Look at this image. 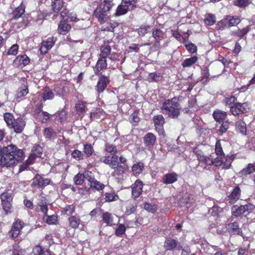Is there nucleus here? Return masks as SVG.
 Segmentation results:
<instances>
[{"label":"nucleus","instance_id":"1","mask_svg":"<svg viewBox=\"0 0 255 255\" xmlns=\"http://www.w3.org/2000/svg\"><path fill=\"white\" fill-rule=\"evenodd\" d=\"M24 157L23 150L14 144L0 147V165L3 167L13 166L16 162L23 160Z\"/></svg>","mask_w":255,"mask_h":255},{"label":"nucleus","instance_id":"2","mask_svg":"<svg viewBox=\"0 0 255 255\" xmlns=\"http://www.w3.org/2000/svg\"><path fill=\"white\" fill-rule=\"evenodd\" d=\"M181 109L180 104L176 98L165 100L160 108L162 114L172 119L178 117Z\"/></svg>","mask_w":255,"mask_h":255},{"label":"nucleus","instance_id":"3","mask_svg":"<svg viewBox=\"0 0 255 255\" xmlns=\"http://www.w3.org/2000/svg\"><path fill=\"white\" fill-rule=\"evenodd\" d=\"M118 158V156H110L106 155L102 157L100 161L114 169L115 170L114 172L115 175H120L124 173L125 167L119 165Z\"/></svg>","mask_w":255,"mask_h":255},{"label":"nucleus","instance_id":"4","mask_svg":"<svg viewBox=\"0 0 255 255\" xmlns=\"http://www.w3.org/2000/svg\"><path fill=\"white\" fill-rule=\"evenodd\" d=\"M25 12V6L21 2L20 5L16 7L12 12V17L10 20L12 21L14 20L21 18V20L19 22L18 25V28H23L27 26L29 23V20L26 16H22Z\"/></svg>","mask_w":255,"mask_h":255},{"label":"nucleus","instance_id":"5","mask_svg":"<svg viewBox=\"0 0 255 255\" xmlns=\"http://www.w3.org/2000/svg\"><path fill=\"white\" fill-rule=\"evenodd\" d=\"M110 8L100 4L94 11V14L100 23L106 22L109 18V11Z\"/></svg>","mask_w":255,"mask_h":255},{"label":"nucleus","instance_id":"6","mask_svg":"<svg viewBox=\"0 0 255 255\" xmlns=\"http://www.w3.org/2000/svg\"><path fill=\"white\" fill-rule=\"evenodd\" d=\"M255 208V206L252 204H248L244 205L238 206L234 205L231 208L232 215L235 217H239L246 212H251Z\"/></svg>","mask_w":255,"mask_h":255},{"label":"nucleus","instance_id":"7","mask_svg":"<svg viewBox=\"0 0 255 255\" xmlns=\"http://www.w3.org/2000/svg\"><path fill=\"white\" fill-rule=\"evenodd\" d=\"M135 7L134 2H129V0H122L121 4L117 8L115 15L120 16L125 14L128 11L132 10Z\"/></svg>","mask_w":255,"mask_h":255},{"label":"nucleus","instance_id":"8","mask_svg":"<svg viewBox=\"0 0 255 255\" xmlns=\"http://www.w3.org/2000/svg\"><path fill=\"white\" fill-rule=\"evenodd\" d=\"M250 110V106L247 103L234 104L230 107V112L234 116H237L240 114L245 113Z\"/></svg>","mask_w":255,"mask_h":255},{"label":"nucleus","instance_id":"9","mask_svg":"<svg viewBox=\"0 0 255 255\" xmlns=\"http://www.w3.org/2000/svg\"><path fill=\"white\" fill-rule=\"evenodd\" d=\"M42 152V147L39 145L35 144L31 149L29 156L25 161L26 165L27 166L33 163L36 158L41 156Z\"/></svg>","mask_w":255,"mask_h":255},{"label":"nucleus","instance_id":"10","mask_svg":"<svg viewBox=\"0 0 255 255\" xmlns=\"http://www.w3.org/2000/svg\"><path fill=\"white\" fill-rule=\"evenodd\" d=\"M197 156L198 159L202 162H204L208 165H215L216 166H220L222 165V160L217 158H213L212 156L207 157L200 154L197 152Z\"/></svg>","mask_w":255,"mask_h":255},{"label":"nucleus","instance_id":"11","mask_svg":"<svg viewBox=\"0 0 255 255\" xmlns=\"http://www.w3.org/2000/svg\"><path fill=\"white\" fill-rule=\"evenodd\" d=\"M51 182L50 179L44 178L39 174H36L32 179V186L42 188L50 184Z\"/></svg>","mask_w":255,"mask_h":255},{"label":"nucleus","instance_id":"12","mask_svg":"<svg viewBox=\"0 0 255 255\" xmlns=\"http://www.w3.org/2000/svg\"><path fill=\"white\" fill-rule=\"evenodd\" d=\"M143 183L141 181L136 180L131 186L132 196L134 198L138 197L142 192Z\"/></svg>","mask_w":255,"mask_h":255},{"label":"nucleus","instance_id":"13","mask_svg":"<svg viewBox=\"0 0 255 255\" xmlns=\"http://www.w3.org/2000/svg\"><path fill=\"white\" fill-rule=\"evenodd\" d=\"M153 121L155 129L159 134L164 132L163 125L164 124V119L162 115H158L154 116Z\"/></svg>","mask_w":255,"mask_h":255},{"label":"nucleus","instance_id":"14","mask_svg":"<svg viewBox=\"0 0 255 255\" xmlns=\"http://www.w3.org/2000/svg\"><path fill=\"white\" fill-rule=\"evenodd\" d=\"M241 192L239 186H236L228 197V202L230 204H234L236 203L241 197Z\"/></svg>","mask_w":255,"mask_h":255},{"label":"nucleus","instance_id":"15","mask_svg":"<svg viewBox=\"0 0 255 255\" xmlns=\"http://www.w3.org/2000/svg\"><path fill=\"white\" fill-rule=\"evenodd\" d=\"M56 40V37H51L47 38L46 40H43L41 43V52L46 53L47 50L53 47Z\"/></svg>","mask_w":255,"mask_h":255},{"label":"nucleus","instance_id":"16","mask_svg":"<svg viewBox=\"0 0 255 255\" xmlns=\"http://www.w3.org/2000/svg\"><path fill=\"white\" fill-rule=\"evenodd\" d=\"M225 229L227 231L232 235H242V231L237 222L226 225Z\"/></svg>","mask_w":255,"mask_h":255},{"label":"nucleus","instance_id":"17","mask_svg":"<svg viewBox=\"0 0 255 255\" xmlns=\"http://www.w3.org/2000/svg\"><path fill=\"white\" fill-rule=\"evenodd\" d=\"M25 126V122L21 118H18L15 120L10 128H13L16 133H21Z\"/></svg>","mask_w":255,"mask_h":255},{"label":"nucleus","instance_id":"18","mask_svg":"<svg viewBox=\"0 0 255 255\" xmlns=\"http://www.w3.org/2000/svg\"><path fill=\"white\" fill-rule=\"evenodd\" d=\"M23 227V223L21 221L17 220L13 223L10 234L11 238L14 239L20 234V230Z\"/></svg>","mask_w":255,"mask_h":255},{"label":"nucleus","instance_id":"19","mask_svg":"<svg viewBox=\"0 0 255 255\" xmlns=\"http://www.w3.org/2000/svg\"><path fill=\"white\" fill-rule=\"evenodd\" d=\"M88 181L90 183V188L92 189H95L97 190L100 191L104 189L105 185L96 180L94 177L92 175L91 172L89 176H87Z\"/></svg>","mask_w":255,"mask_h":255},{"label":"nucleus","instance_id":"20","mask_svg":"<svg viewBox=\"0 0 255 255\" xmlns=\"http://www.w3.org/2000/svg\"><path fill=\"white\" fill-rule=\"evenodd\" d=\"M178 245V242L171 238L165 239L163 247L165 251H173Z\"/></svg>","mask_w":255,"mask_h":255},{"label":"nucleus","instance_id":"21","mask_svg":"<svg viewBox=\"0 0 255 255\" xmlns=\"http://www.w3.org/2000/svg\"><path fill=\"white\" fill-rule=\"evenodd\" d=\"M30 59L26 55H18L14 60V64L20 68L28 65Z\"/></svg>","mask_w":255,"mask_h":255},{"label":"nucleus","instance_id":"22","mask_svg":"<svg viewBox=\"0 0 255 255\" xmlns=\"http://www.w3.org/2000/svg\"><path fill=\"white\" fill-rule=\"evenodd\" d=\"M109 81L110 80L108 77L102 75L97 84V91L99 93L103 92L109 84Z\"/></svg>","mask_w":255,"mask_h":255},{"label":"nucleus","instance_id":"23","mask_svg":"<svg viewBox=\"0 0 255 255\" xmlns=\"http://www.w3.org/2000/svg\"><path fill=\"white\" fill-rule=\"evenodd\" d=\"M107 67L106 58L100 57L94 69L95 73L98 75L101 70L106 69Z\"/></svg>","mask_w":255,"mask_h":255},{"label":"nucleus","instance_id":"24","mask_svg":"<svg viewBox=\"0 0 255 255\" xmlns=\"http://www.w3.org/2000/svg\"><path fill=\"white\" fill-rule=\"evenodd\" d=\"M156 138L155 135L151 132L146 133L143 137V142L146 146L151 147L155 143Z\"/></svg>","mask_w":255,"mask_h":255},{"label":"nucleus","instance_id":"25","mask_svg":"<svg viewBox=\"0 0 255 255\" xmlns=\"http://www.w3.org/2000/svg\"><path fill=\"white\" fill-rule=\"evenodd\" d=\"M178 175L174 172L167 173L163 177V182L165 184H169L174 183L177 180Z\"/></svg>","mask_w":255,"mask_h":255},{"label":"nucleus","instance_id":"26","mask_svg":"<svg viewBox=\"0 0 255 255\" xmlns=\"http://www.w3.org/2000/svg\"><path fill=\"white\" fill-rule=\"evenodd\" d=\"M213 116L217 122L221 123L226 119L227 115L224 111L216 110L214 112Z\"/></svg>","mask_w":255,"mask_h":255},{"label":"nucleus","instance_id":"27","mask_svg":"<svg viewBox=\"0 0 255 255\" xmlns=\"http://www.w3.org/2000/svg\"><path fill=\"white\" fill-rule=\"evenodd\" d=\"M144 164L142 162H138L134 164L132 166L131 172L133 175L137 176L142 172L144 169Z\"/></svg>","mask_w":255,"mask_h":255},{"label":"nucleus","instance_id":"28","mask_svg":"<svg viewBox=\"0 0 255 255\" xmlns=\"http://www.w3.org/2000/svg\"><path fill=\"white\" fill-rule=\"evenodd\" d=\"M91 172H85L83 174L78 173L75 176L74 181L76 185H81L84 180L88 181L87 176H89Z\"/></svg>","mask_w":255,"mask_h":255},{"label":"nucleus","instance_id":"29","mask_svg":"<svg viewBox=\"0 0 255 255\" xmlns=\"http://www.w3.org/2000/svg\"><path fill=\"white\" fill-rule=\"evenodd\" d=\"M106 113L103 110L99 108L96 109L93 112H91L90 117L92 120L95 119H104L105 117Z\"/></svg>","mask_w":255,"mask_h":255},{"label":"nucleus","instance_id":"30","mask_svg":"<svg viewBox=\"0 0 255 255\" xmlns=\"http://www.w3.org/2000/svg\"><path fill=\"white\" fill-rule=\"evenodd\" d=\"M236 130L243 135L247 133V125L245 122L242 120H238L236 123Z\"/></svg>","mask_w":255,"mask_h":255},{"label":"nucleus","instance_id":"31","mask_svg":"<svg viewBox=\"0 0 255 255\" xmlns=\"http://www.w3.org/2000/svg\"><path fill=\"white\" fill-rule=\"evenodd\" d=\"M29 92L28 86L26 84H23L17 90L15 95L17 99L22 98L26 96Z\"/></svg>","mask_w":255,"mask_h":255},{"label":"nucleus","instance_id":"32","mask_svg":"<svg viewBox=\"0 0 255 255\" xmlns=\"http://www.w3.org/2000/svg\"><path fill=\"white\" fill-rule=\"evenodd\" d=\"M152 35L155 40H162L165 36V33L159 28H154L152 30Z\"/></svg>","mask_w":255,"mask_h":255},{"label":"nucleus","instance_id":"33","mask_svg":"<svg viewBox=\"0 0 255 255\" xmlns=\"http://www.w3.org/2000/svg\"><path fill=\"white\" fill-rule=\"evenodd\" d=\"M251 25H248L242 29H238L234 32V34L240 37L246 39V35L251 30Z\"/></svg>","mask_w":255,"mask_h":255},{"label":"nucleus","instance_id":"34","mask_svg":"<svg viewBox=\"0 0 255 255\" xmlns=\"http://www.w3.org/2000/svg\"><path fill=\"white\" fill-rule=\"evenodd\" d=\"M70 25L64 22H61L58 26V31L60 34L65 35L71 29Z\"/></svg>","mask_w":255,"mask_h":255},{"label":"nucleus","instance_id":"35","mask_svg":"<svg viewBox=\"0 0 255 255\" xmlns=\"http://www.w3.org/2000/svg\"><path fill=\"white\" fill-rule=\"evenodd\" d=\"M151 28V27L149 25H141L136 29V31L139 36L142 37L150 31Z\"/></svg>","mask_w":255,"mask_h":255},{"label":"nucleus","instance_id":"36","mask_svg":"<svg viewBox=\"0 0 255 255\" xmlns=\"http://www.w3.org/2000/svg\"><path fill=\"white\" fill-rule=\"evenodd\" d=\"M228 15L225 17L223 19L218 22L217 27L219 29L223 30L230 27L228 21Z\"/></svg>","mask_w":255,"mask_h":255},{"label":"nucleus","instance_id":"37","mask_svg":"<svg viewBox=\"0 0 255 255\" xmlns=\"http://www.w3.org/2000/svg\"><path fill=\"white\" fill-rule=\"evenodd\" d=\"M102 218L107 226H112L113 225V217L110 213L107 212L104 213Z\"/></svg>","mask_w":255,"mask_h":255},{"label":"nucleus","instance_id":"38","mask_svg":"<svg viewBox=\"0 0 255 255\" xmlns=\"http://www.w3.org/2000/svg\"><path fill=\"white\" fill-rule=\"evenodd\" d=\"M215 152L218 156L216 158L220 160L222 159V157H224L225 154L223 151L221 142L219 140L217 141L215 145Z\"/></svg>","mask_w":255,"mask_h":255},{"label":"nucleus","instance_id":"39","mask_svg":"<svg viewBox=\"0 0 255 255\" xmlns=\"http://www.w3.org/2000/svg\"><path fill=\"white\" fill-rule=\"evenodd\" d=\"M119 23L115 21H110L106 23L105 25H103L101 29L104 31H114V29L117 27Z\"/></svg>","mask_w":255,"mask_h":255},{"label":"nucleus","instance_id":"40","mask_svg":"<svg viewBox=\"0 0 255 255\" xmlns=\"http://www.w3.org/2000/svg\"><path fill=\"white\" fill-rule=\"evenodd\" d=\"M198 60L197 56H193L192 57L185 59L182 63L183 67H189L195 64Z\"/></svg>","mask_w":255,"mask_h":255},{"label":"nucleus","instance_id":"41","mask_svg":"<svg viewBox=\"0 0 255 255\" xmlns=\"http://www.w3.org/2000/svg\"><path fill=\"white\" fill-rule=\"evenodd\" d=\"M43 134L46 138L49 139H52L56 136L55 132L50 128H45L43 130Z\"/></svg>","mask_w":255,"mask_h":255},{"label":"nucleus","instance_id":"42","mask_svg":"<svg viewBox=\"0 0 255 255\" xmlns=\"http://www.w3.org/2000/svg\"><path fill=\"white\" fill-rule=\"evenodd\" d=\"M101 54L100 57H104L106 58L110 54L111 51V46L105 44L101 47Z\"/></svg>","mask_w":255,"mask_h":255},{"label":"nucleus","instance_id":"43","mask_svg":"<svg viewBox=\"0 0 255 255\" xmlns=\"http://www.w3.org/2000/svg\"><path fill=\"white\" fill-rule=\"evenodd\" d=\"M77 113L79 116H83L85 112L86 106L85 103L81 101H78L75 106Z\"/></svg>","mask_w":255,"mask_h":255},{"label":"nucleus","instance_id":"44","mask_svg":"<svg viewBox=\"0 0 255 255\" xmlns=\"http://www.w3.org/2000/svg\"><path fill=\"white\" fill-rule=\"evenodd\" d=\"M136 209V203L135 202L128 201L127 203L126 213L130 215L133 213Z\"/></svg>","mask_w":255,"mask_h":255},{"label":"nucleus","instance_id":"45","mask_svg":"<svg viewBox=\"0 0 255 255\" xmlns=\"http://www.w3.org/2000/svg\"><path fill=\"white\" fill-rule=\"evenodd\" d=\"M3 118L7 126L10 128L15 120L13 115L9 113H6L4 114Z\"/></svg>","mask_w":255,"mask_h":255},{"label":"nucleus","instance_id":"46","mask_svg":"<svg viewBox=\"0 0 255 255\" xmlns=\"http://www.w3.org/2000/svg\"><path fill=\"white\" fill-rule=\"evenodd\" d=\"M69 222L70 226L72 228L76 229L78 227L79 225L80 220L79 218L74 216H72L69 218Z\"/></svg>","mask_w":255,"mask_h":255},{"label":"nucleus","instance_id":"47","mask_svg":"<svg viewBox=\"0 0 255 255\" xmlns=\"http://www.w3.org/2000/svg\"><path fill=\"white\" fill-rule=\"evenodd\" d=\"M216 16L213 14H207L205 16V22L208 25H213L216 22Z\"/></svg>","mask_w":255,"mask_h":255},{"label":"nucleus","instance_id":"48","mask_svg":"<svg viewBox=\"0 0 255 255\" xmlns=\"http://www.w3.org/2000/svg\"><path fill=\"white\" fill-rule=\"evenodd\" d=\"M105 150L111 153L110 156H117L116 154L117 153L116 146L111 144L107 143L105 145Z\"/></svg>","mask_w":255,"mask_h":255},{"label":"nucleus","instance_id":"49","mask_svg":"<svg viewBox=\"0 0 255 255\" xmlns=\"http://www.w3.org/2000/svg\"><path fill=\"white\" fill-rule=\"evenodd\" d=\"M42 98L44 101L51 100L54 98V94L49 88H45Z\"/></svg>","mask_w":255,"mask_h":255},{"label":"nucleus","instance_id":"50","mask_svg":"<svg viewBox=\"0 0 255 255\" xmlns=\"http://www.w3.org/2000/svg\"><path fill=\"white\" fill-rule=\"evenodd\" d=\"M230 27L234 26L240 23L241 20L238 16L228 15Z\"/></svg>","mask_w":255,"mask_h":255},{"label":"nucleus","instance_id":"51","mask_svg":"<svg viewBox=\"0 0 255 255\" xmlns=\"http://www.w3.org/2000/svg\"><path fill=\"white\" fill-rule=\"evenodd\" d=\"M183 43L189 53H194L197 51V46L195 44L185 41Z\"/></svg>","mask_w":255,"mask_h":255},{"label":"nucleus","instance_id":"52","mask_svg":"<svg viewBox=\"0 0 255 255\" xmlns=\"http://www.w3.org/2000/svg\"><path fill=\"white\" fill-rule=\"evenodd\" d=\"M105 201L110 202L116 201L118 199V196L115 192H108L105 193Z\"/></svg>","mask_w":255,"mask_h":255},{"label":"nucleus","instance_id":"53","mask_svg":"<svg viewBox=\"0 0 255 255\" xmlns=\"http://www.w3.org/2000/svg\"><path fill=\"white\" fill-rule=\"evenodd\" d=\"M144 209L148 212L154 213L156 211L157 206L155 204L145 203L143 205Z\"/></svg>","mask_w":255,"mask_h":255},{"label":"nucleus","instance_id":"54","mask_svg":"<svg viewBox=\"0 0 255 255\" xmlns=\"http://www.w3.org/2000/svg\"><path fill=\"white\" fill-rule=\"evenodd\" d=\"M63 2L62 1H54L52 2V10L54 12L60 11L63 7Z\"/></svg>","mask_w":255,"mask_h":255},{"label":"nucleus","instance_id":"55","mask_svg":"<svg viewBox=\"0 0 255 255\" xmlns=\"http://www.w3.org/2000/svg\"><path fill=\"white\" fill-rule=\"evenodd\" d=\"M94 151V150L91 144H86L84 145V152L87 157L91 156Z\"/></svg>","mask_w":255,"mask_h":255},{"label":"nucleus","instance_id":"56","mask_svg":"<svg viewBox=\"0 0 255 255\" xmlns=\"http://www.w3.org/2000/svg\"><path fill=\"white\" fill-rule=\"evenodd\" d=\"M235 5L240 7H245L250 4L249 0H235L234 1Z\"/></svg>","mask_w":255,"mask_h":255},{"label":"nucleus","instance_id":"57","mask_svg":"<svg viewBox=\"0 0 255 255\" xmlns=\"http://www.w3.org/2000/svg\"><path fill=\"white\" fill-rule=\"evenodd\" d=\"M72 156L75 159L79 160L83 159L84 154L82 152L78 150L75 149L71 153Z\"/></svg>","mask_w":255,"mask_h":255},{"label":"nucleus","instance_id":"58","mask_svg":"<svg viewBox=\"0 0 255 255\" xmlns=\"http://www.w3.org/2000/svg\"><path fill=\"white\" fill-rule=\"evenodd\" d=\"M255 171L254 164H249L248 166L242 170V174L247 175L252 173Z\"/></svg>","mask_w":255,"mask_h":255},{"label":"nucleus","instance_id":"59","mask_svg":"<svg viewBox=\"0 0 255 255\" xmlns=\"http://www.w3.org/2000/svg\"><path fill=\"white\" fill-rule=\"evenodd\" d=\"M229 124L230 123L228 120H226L222 122V124L221 125L219 129V132L221 133H223L226 132L229 128Z\"/></svg>","mask_w":255,"mask_h":255},{"label":"nucleus","instance_id":"60","mask_svg":"<svg viewBox=\"0 0 255 255\" xmlns=\"http://www.w3.org/2000/svg\"><path fill=\"white\" fill-rule=\"evenodd\" d=\"M160 76L159 74H157L156 73H150L147 77L148 80L149 82H157L159 81L160 79Z\"/></svg>","mask_w":255,"mask_h":255},{"label":"nucleus","instance_id":"61","mask_svg":"<svg viewBox=\"0 0 255 255\" xmlns=\"http://www.w3.org/2000/svg\"><path fill=\"white\" fill-rule=\"evenodd\" d=\"M40 121L43 123H46L49 119V114L47 112H42L39 116Z\"/></svg>","mask_w":255,"mask_h":255},{"label":"nucleus","instance_id":"62","mask_svg":"<svg viewBox=\"0 0 255 255\" xmlns=\"http://www.w3.org/2000/svg\"><path fill=\"white\" fill-rule=\"evenodd\" d=\"M126 227L124 225L120 224H119L118 228L115 231V234L117 236H121L123 235L126 231Z\"/></svg>","mask_w":255,"mask_h":255},{"label":"nucleus","instance_id":"63","mask_svg":"<svg viewBox=\"0 0 255 255\" xmlns=\"http://www.w3.org/2000/svg\"><path fill=\"white\" fill-rule=\"evenodd\" d=\"M18 49V46L17 44H13L8 49L7 53V55H15L17 53Z\"/></svg>","mask_w":255,"mask_h":255},{"label":"nucleus","instance_id":"64","mask_svg":"<svg viewBox=\"0 0 255 255\" xmlns=\"http://www.w3.org/2000/svg\"><path fill=\"white\" fill-rule=\"evenodd\" d=\"M45 219L46 223L48 224L52 225L55 224L57 221V216L55 215H51L45 217Z\"/></svg>","mask_w":255,"mask_h":255}]
</instances>
